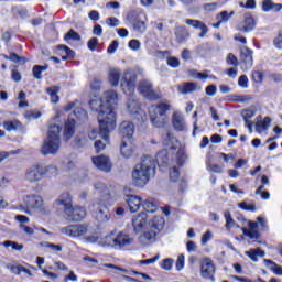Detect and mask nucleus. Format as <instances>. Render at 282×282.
<instances>
[{"instance_id": "7ed1b4c3", "label": "nucleus", "mask_w": 282, "mask_h": 282, "mask_svg": "<svg viewBox=\"0 0 282 282\" xmlns=\"http://www.w3.org/2000/svg\"><path fill=\"white\" fill-rule=\"evenodd\" d=\"M98 243L101 246V248L122 250V248H127V246H131V243H133V238H131V236L124 231L113 229L106 236L101 237Z\"/></svg>"}, {"instance_id": "b1692460", "label": "nucleus", "mask_w": 282, "mask_h": 282, "mask_svg": "<svg viewBox=\"0 0 282 282\" xmlns=\"http://www.w3.org/2000/svg\"><path fill=\"white\" fill-rule=\"evenodd\" d=\"M256 25L257 23L254 22V18L247 17L239 23L238 30L239 32H252Z\"/></svg>"}, {"instance_id": "052dcab7", "label": "nucleus", "mask_w": 282, "mask_h": 282, "mask_svg": "<svg viewBox=\"0 0 282 282\" xmlns=\"http://www.w3.org/2000/svg\"><path fill=\"white\" fill-rule=\"evenodd\" d=\"M167 65L169 67L177 68L180 66V59L177 57H169Z\"/></svg>"}, {"instance_id": "2eb2a0df", "label": "nucleus", "mask_w": 282, "mask_h": 282, "mask_svg": "<svg viewBox=\"0 0 282 282\" xmlns=\"http://www.w3.org/2000/svg\"><path fill=\"white\" fill-rule=\"evenodd\" d=\"M134 132H135V126L131 121H123L119 126V133L122 140H131V138H133Z\"/></svg>"}, {"instance_id": "09e8293b", "label": "nucleus", "mask_w": 282, "mask_h": 282, "mask_svg": "<svg viewBox=\"0 0 282 282\" xmlns=\"http://www.w3.org/2000/svg\"><path fill=\"white\" fill-rule=\"evenodd\" d=\"M156 261H160V254H156L154 258L145 259L139 261L140 265H153Z\"/></svg>"}, {"instance_id": "6e6552de", "label": "nucleus", "mask_w": 282, "mask_h": 282, "mask_svg": "<svg viewBox=\"0 0 282 282\" xmlns=\"http://www.w3.org/2000/svg\"><path fill=\"white\" fill-rule=\"evenodd\" d=\"M62 235L70 237L72 239H78L85 237L89 232V226L85 224L68 225L61 229Z\"/></svg>"}, {"instance_id": "f704fd0d", "label": "nucleus", "mask_w": 282, "mask_h": 282, "mask_svg": "<svg viewBox=\"0 0 282 282\" xmlns=\"http://www.w3.org/2000/svg\"><path fill=\"white\" fill-rule=\"evenodd\" d=\"M127 107L130 113H138L140 111V102L137 99H129Z\"/></svg>"}, {"instance_id": "58836bf2", "label": "nucleus", "mask_w": 282, "mask_h": 282, "mask_svg": "<svg viewBox=\"0 0 282 282\" xmlns=\"http://www.w3.org/2000/svg\"><path fill=\"white\" fill-rule=\"evenodd\" d=\"M173 263H175V261L172 258L163 259L161 262V268L162 270H166L169 272L173 270Z\"/></svg>"}, {"instance_id": "cd10ccee", "label": "nucleus", "mask_w": 282, "mask_h": 282, "mask_svg": "<svg viewBox=\"0 0 282 282\" xmlns=\"http://www.w3.org/2000/svg\"><path fill=\"white\" fill-rule=\"evenodd\" d=\"M245 254L249 257V259H251L253 263H257V261H259L257 257H265V251L261 250V248H258V249H251L249 251H246Z\"/></svg>"}, {"instance_id": "72a5a7b5", "label": "nucleus", "mask_w": 282, "mask_h": 282, "mask_svg": "<svg viewBox=\"0 0 282 282\" xmlns=\"http://www.w3.org/2000/svg\"><path fill=\"white\" fill-rule=\"evenodd\" d=\"M175 36L180 43L186 41L191 34L186 32V29L184 26H178L175 30Z\"/></svg>"}, {"instance_id": "13d9d810", "label": "nucleus", "mask_w": 282, "mask_h": 282, "mask_svg": "<svg viewBox=\"0 0 282 282\" xmlns=\"http://www.w3.org/2000/svg\"><path fill=\"white\" fill-rule=\"evenodd\" d=\"M107 25H109V28H118L120 25V21L118 20V18H108L106 20Z\"/></svg>"}, {"instance_id": "393cba45", "label": "nucleus", "mask_w": 282, "mask_h": 282, "mask_svg": "<svg viewBox=\"0 0 282 282\" xmlns=\"http://www.w3.org/2000/svg\"><path fill=\"white\" fill-rule=\"evenodd\" d=\"M122 73L118 68H109L108 70V80L112 87H118L120 85V78Z\"/></svg>"}, {"instance_id": "aec40b11", "label": "nucleus", "mask_w": 282, "mask_h": 282, "mask_svg": "<svg viewBox=\"0 0 282 282\" xmlns=\"http://www.w3.org/2000/svg\"><path fill=\"white\" fill-rule=\"evenodd\" d=\"M25 204L29 210H39L43 208V198L41 196H26Z\"/></svg>"}, {"instance_id": "6ab92c4d", "label": "nucleus", "mask_w": 282, "mask_h": 282, "mask_svg": "<svg viewBox=\"0 0 282 282\" xmlns=\"http://www.w3.org/2000/svg\"><path fill=\"white\" fill-rule=\"evenodd\" d=\"M133 151H135V148L133 147L131 139H123L120 145V153L122 158H131V155H133Z\"/></svg>"}, {"instance_id": "423d86ee", "label": "nucleus", "mask_w": 282, "mask_h": 282, "mask_svg": "<svg viewBox=\"0 0 282 282\" xmlns=\"http://www.w3.org/2000/svg\"><path fill=\"white\" fill-rule=\"evenodd\" d=\"M166 111H171V104L163 101L159 105L151 106L149 108L150 120L153 127L158 129L164 127L166 122H169V116H166Z\"/></svg>"}, {"instance_id": "0e129e2a", "label": "nucleus", "mask_w": 282, "mask_h": 282, "mask_svg": "<svg viewBox=\"0 0 282 282\" xmlns=\"http://www.w3.org/2000/svg\"><path fill=\"white\" fill-rule=\"evenodd\" d=\"M118 46H119V43H118V41H112V43L108 46V50H107V52L109 53V54H116V51L118 50Z\"/></svg>"}, {"instance_id": "a211bd4d", "label": "nucleus", "mask_w": 282, "mask_h": 282, "mask_svg": "<svg viewBox=\"0 0 282 282\" xmlns=\"http://www.w3.org/2000/svg\"><path fill=\"white\" fill-rule=\"evenodd\" d=\"M95 219L99 224H107V221H109V219H111V213L109 212V207L108 206L99 207L97 209V212L95 213Z\"/></svg>"}, {"instance_id": "bf43d9fd", "label": "nucleus", "mask_w": 282, "mask_h": 282, "mask_svg": "<svg viewBox=\"0 0 282 282\" xmlns=\"http://www.w3.org/2000/svg\"><path fill=\"white\" fill-rule=\"evenodd\" d=\"M239 87H242V89H248V76L242 75L238 79Z\"/></svg>"}, {"instance_id": "680f3d73", "label": "nucleus", "mask_w": 282, "mask_h": 282, "mask_svg": "<svg viewBox=\"0 0 282 282\" xmlns=\"http://www.w3.org/2000/svg\"><path fill=\"white\" fill-rule=\"evenodd\" d=\"M176 270L177 272L184 270V254H180L176 260Z\"/></svg>"}, {"instance_id": "37998d69", "label": "nucleus", "mask_w": 282, "mask_h": 282, "mask_svg": "<svg viewBox=\"0 0 282 282\" xmlns=\"http://www.w3.org/2000/svg\"><path fill=\"white\" fill-rule=\"evenodd\" d=\"M257 113V110L253 109H247L242 112V118L245 120L246 123H248V120H250V118H254Z\"/></svg>"}, {"instance_id": "f8f14e48", "label": "nucleus", "mask_w": 282, "mask_h": 282, "mask_svg": "<svg viewBox=\"0 0 282 282\" xmlns=\"http://www.w3.org/2000/svg\"><path fill=\"white\" fill-rule=\"evenodd\" d=\"M93 164L98 169V171H102L104 173H110L113 166L109 156L106 155L94 156Z\"/></svg>"}, {"instance_id": "e433bc0d", "label": "nucleus", "mask_w": 282, "mask_h": 282, "mask_svg": "<svg viewBox=\"0 0 282 282\" xmlns=\"http://www.w3.org/2000/svg\"><path fill=\"white\" fill-rule=\"evenodd\" d=\"M142 207L147 213H155L158 210V204L151 200H144Z\"/></svg>"}, {"instance_id": "4d7b16f0", "label": "nucleus", "mask_w": 282, "mask_h": 282, "mask_svg": "<svg viewBox=\"0 0 282 282\" xmlns=\"http://www.w3.org/2000/svg\"><path fill=\"white\" fill-rule=\"evenodd\" d=\"M20 230H23L28 237H31V235H34V228L29 227L28 225L20 224L19 225Z\"/></svg>"}, {"instance_id": "c756f323", "label": "nucleus", "mask_w": 282, "mask_h": 282, "mask_svg": "<svg viewBox=\"0 0 282 282\" xmlns=\"http://www.w3.org/2000/svg\"><path fill=\"white\" fill-rule=\"evenodd\" d=\"M199 89L195 83H184L182 86H178V91L181 94H192V91H197Z\"/></svg>"}, {"instance_id": "3c124183", "label": "nucleus", "mask_w": 282, "mask_h": 282, "mask_svg": "<svg viewBox=\"0 0 282 282\" xmlns=\"http://www.w3.org/2000/svg\"><path fill=\"white\" fill-rule=\"evenodd\" d=\"M24 117L26 120H36L41 118V112H34L32 110H29L25 112Z\"/></svg>"}, {"instance_id": "39448f33", "label": "nucleus", "mask_w": 282, "mask_h": 282, "mask_svg": "<svg viewBox=\"0 0 282 282\" xmlns=\"http://www.w3.org/2000/svg\"><path fill=\"white\" fill-rule=\"evenodd\" d=\"M164 228V217L154 216L150 221L145 231L139 237V241L143 246H149V243H153L160 235L161 230Z\"/></svg>"}, {"instance_id": "603ef678", "label": "nucleus", "mask_w": 282, "mask_h": 282, "mask_svg": "<svg viewBox=\"0 0 282 282\" xmlns=\"http://www.w3.org/2000/svg\"><path fill=\"white\" fill-rule=\"evenodd\" d=\"M43 72L41 70V65H35L33 67V78H35L36 80H41V78H43Z\"/></svg>"}, {"instance_id": "9b49d317", "label": "nucleus", "mask_w": 282, "mask_h": 282, "mask_svg": "<svg viewBox=\"0 0 282 282\" xmlns=\"http://www.w3.org/2000/svg\"><path fill=\"white\" fill-rule=\"evenodd\" d=\"M138 90L148 100H159L160 98V94L153 89V84L147 79L139 83Z\"/></svg>"}, {"instance_id": "5701e85b", "label": "nucleus", "mask_w": 282, "mask_h": 282, "mask_svg": "<svg viewBox=\"0 0 282 282\" xmlns=\"http://www.w3.org/2000/svg\"><path fill=\"white\" fill-rule=\"evenodd\" d=\"M68 217H72L74 221H80L82 219H85L87 217V212L85 210V207H72L70 213H66Z\"/></svg>"}, {"instance_id": "412c9836", "label": "nucleus", "mask_w": 282, "mask_h": 282, "mask_svg": "<svg viewBox=\"0 0 282 282\" xmlns=\"http://www.w3.org/2000/svg\"><path fill=\"white\" fill-rule=\"evenodd\" d=\"M126 202L131 213H138L140 210V206H142V198H140V196L128 195L126 197Z\"/></svg>"}, {"instance_id": "4be33fe9", "label": "nucleus", "mask_w": 282, "mask_h": 282, "mask_svg": "<svg viewBox=\"0 0 282 282\" xmlns=\"http://www.w3.org/2000/svg\"><path fill=\"white\" fill-rule=\"evenodd\" d=\"M172 124L176 131H186V121L184 120V116L178 112L173 113Z\"/></svg>"}, {"instance_id": "7c9ffc66", "label": "nucleus", "mask_w": 282, "mask_h": 282, "mask_svg": "<svg viewBox=\"0 0 282 282\" xmlns=\"http://www.w3.org/2000/svg\"><path fill=\"white\" fill-rule=\"evenodd\" d=\"M3 129H6V131H19V129H21V121L19 120L4 121Z\"/></svg>"}, {"instance_id": "a18cd8bd", "label": "nucleus", "mask_w": 282, "mask_h": 282, "mask_svg": "<svg viewBox=\"0 0 282 282\" xmlns=\"http://www.w3.org/2000/svg\"><path fill=\"white\" fill-rule=\"evenodd\" d=\"M73 113L79 120H85L87 118V111L83 108H76Z\"/></svg>"}, {"instance_id": "8fccbe9b", "label": "nucleus", "mask_w": 282, "mask_h": 282, "mask_svg": "<svg viewBox=\"0 0 282 282\" xmlns=\"http://www.w3.org/2000/svg\"><path fill=\"white\" fill-rule=\"evenodd\" d=\"M226 228H232L235 226V219L230 215V212H225Z\"/></svg>"}, {"instance_id": "9d476101", "label": "nucleus", "mask_w": 282, "mask_h": 282, "mask_svg": "<svg viewBox=\"0 0 282 282\" xmlns=\"http://www.w3.org/2000/svg\"><path fill=\"white\" fill-rule=\"evenodd\" d=\"M215 263H213V260L210 258H204L200 261V276L203 279H207L212 282H215Z\"/></svg>"}, {"instance_id": "ea45409f", "label": "nucleus", "mask_w": 282, "mask_h": 282, "mask_svg": "<svg viewBox=\"0 0 282 282\" xmlns=\"http://www.w3.org/2000/svg\"><path fill=\"white\" fill-rule=\"evenodd\" d=\"M65 41H80V34L74 30H69L64 36Z\"/></svg>"}, {"instance_id": "1a4fd4ad", "label": "nucleus", "mask_w": 282, "mask_h": 282, "mask_svg": "<svg viewBox=\"0 0 282 282\" xmlns=\"http://www.w3.org/2000/svg\"><path fill=\"white\" fill-rule=\"evenodd\" d=\"M135 80H138V76L135 73L131 70H127L121 79V87L128 96H133V91H135Z\"/></svg>"}, {"instance_id": "0eeeda50", "label": "nucleus", "mask_w": 282, "mask_h": 282, "mask_svg": "<svg viewBox=\"0 0 282 282\" xmlns=\"http://www.w3.org/2000/svg\"><path fill=\"white\" fill-rule=\"evenodd\" d=\"M52 169V166H45L43 164H35L26 169L24 174L25 182L30 184H36V182H41L43 177L47 175V172Z\"/></svg>"}, {"instance_id": "ddd939ff", "label": "nucleus", "mask_w": 282, "mask_h": 282, "mask_svg": "<svg viewBox=\"0 0 282 282\" xmlns=\"http://www.w3.org/2000/svg\"><path fill=\"white\" fill-rule=\"evenodd\" d=\"M240 61L241 67L243 72H248V69H252V51L248 48V46H242L240 48Z\"/></svg>"}, {"instance_id": "864d4df0", "label": "nucleus", "mask_w": 282, "mask_h": 282, "mask_svg": "<svg viewBox=\"0 0 282 282\" xmlns=\"http://www.w3.org/2000/svg\"><path fill=\"white\" fill-rule=\"evenodd\" d=\"M186 25H192V28H196L199 29L204 22L199 21V20H193V19H187L185 20Z\"/></svg>"}, {"instance_id": "4468645a", "label": "nucleus", "mask_w": 282, "mask_h": 282, "mask_svg": "<svg viewBox=\"0 0 282 282\" xmlns=\"http://www.w3.org/2000/svg\"><path fill=\"white\" fill-rule=\"evenodd\" d=\"M94 187L95 193L101 197L102 202H109L111 199V193H113L111 186H107L105 183H97Z\"/></svg>"}, {"instance_id": "de8ad7c7", "label": "nucleus", "mask_w": 282, "mask_h": 282, "mask_svg": "<svg viewBox=\"0 0 282 282\" xmlns=\"http://www.w3.org/2000/svg\"><path fill=\"white\" fill-rule=\"evenodd\" d=\"M135 32H147V23L144 21H137L133 25Z\"/></svg>"}, {"instance_id": "f3484780", "label": "nucleus", "mask_w": 282, "mask_h": 282, "mask_svg": "<svg viewBox=\"0 0 282 282\" xmlns=\"http://www.w3.org/2000/svg\"><path fill=\"white\" fill-rule=\"evenodd\" d=\"M56 204L59 206V208H63L66 214L72 213V207L74 205L72 204V195L69 193H63L56 199Z\"/></svg>"}, {"instance_id": "5fc2aeb1", "label": "nucleus", "mask_w": 282, "mask_h": 282, "mask_svg": "<svg viewBox=\"0 0 282 282\" xmlns=\"http://www.w3.org/2000/svg\"><path fill=\"white\" fill-rule=\"evenodd\" d=\"M180 178V170L177 167H173L170 170V180L172 182H176Z\"/></svg>"}, {"instance_id": "473e14b6", "label": "nucleus", "mask_w": 282, "mask_h": 282, "mask_svg": "<svg viewBox=\"0 0 282 282\" xmlns=\"http://www.w3.org/2000/svg\"><path fill=\"white\" fill-rule=\"evenodd\" d=\"M156 163L159 166H164L169 164V152L166 150L158 152Z\"/></svg>"}, {"instance_id": "774afa93", "label": "nucleus", "mask_w": 282, "mask_h": 282, "mask_svg": "<svg viewBox=\"0 0 282 282\" xmlns=\"http://www.w3.org/2000/svg\"><path fill=\"white\" fill-rule=\"evenodd\" d=\"M212 173H224V169L218 164H213L208 166Z\"/></svg>"}, {"instance_id": "dca6fc26", "label": "nucleus", "mask_w": 282, "mask_h": 282, "mask_svg": "<svg viewBox=\"0 0 282 282\" xmlns=\"http://www.w3.org/2000/svg\"><path fill=\"white\" fill-rule=\"evenodd\" d=\"M147 219H149V216H147V213L144 212H141L132 218L133 230L137 235L142 232L144 226H147Z\"/></svg>"}, {"instance_id": "c03bdc74", "label": "nucleus", "mask_w": 282, "mask_h": 282, "mask_svg": "<svg viewBox=\"0 0 282 282\" xmlns=\"http://www.w3.org/2000/svg\"><path fill=\"white\" fill-rule=\"evenodd\" d=\"M85 144H87V137H85V134H79L75 138V145L80 148V147H85Z\"/></svg>"}, {"instance_id": "20e7f679", "label": "nucleus", "mask_w": 282, "mask_h": 282, "mask_svg": "<svg viewBox=\"0 0 282 282\" xmlns=\"http://www.w3.org/2000/svg\"><path fill=\"white\" fill-rule=\"evenodd\" d=\"M61 131L62 128L58 124H52L48 127L47 138L44 140L41 153L42 155H56L61 150Z\"/></svg>"}, {"instance_id": "f03ea898", "label": "nucleus", "mask_w": 282, "mask_h": 282, "mask_svg": "<svg viewBox=\"0 0 282 282\" xmlns=\"http://www.w3.org/2000/svg\"><path fill=\"white\" fill-rule=\"evenodd\" d=\"M155 160L151 156H144L132 171V182L135 186H147L152 175H155Z\"/></svg>"}, {"instance_id": "4c0bfd02", "label": "nucleus", "mask_w": 282, "mask_h": 282, "mask_svg": "<svg viewBox=\"0 0 282 282\" xmlns=\"http://www.w3.org/2000/svg\"><path fill=\"white\" fill-rule=\"evenodd\" d=\"M232 102H250V100H252V97H250V95H235L232 96Z\"/></svg>"}, {"instance_id": "a19ab883", "label": "nucleus", "mask_w": 282, "mask_h": 282, "mask_svg": "<svg viewBox=\"0 0 282 282\" xmlns=\"http://www.w3.org/2000/svg\"><path fill=\"white\" fill-rule=\"evenodd\" d=\"M46 94L51 96V102H54V104L58 102V95L56 93V87L47 88Z\"/></svg>"}, {"instance_id": "49530a36", "label": "nucleus", "mask_w": 282, "mask_h": 282, "mask_svg": "<svg viewBox=\"0 0 282 282\" xmlns=\"http://www.w3.org/2000/svg\"><path fill=\"white\" fill-rule=\"evenodd\" d=\"M227 64L231 65L232 67H238L239 65V61L237 59V56H235V54L229 53L227 56Z\"/></svg>"}, {"instance_id": "a878e982", "label": "nucleus", "mask_w": 282, "mask_h": 282, "mask_svg": "<svg viewBox=\"0 0 282 282\" xmlns=\"http://www.w3.org/2000/svg\"><path fill=\"white\" fill-rule=\"evenodd\" d=\"M262 10H263V12H281L282 4L274 3V2H272V0H264V1H262Z\"/></svg>"}, {"instance_id": "bb28decb", "label": "nucleus", "mask_w": 282, "mask_h": 282, "mask_svg": "<svg viewBox=\"0 0 282 282\" xmlns=\"http://www.w3.org/2000/svg\"><path fill=\"white\" fill-rule=\"evenodd\" d=\"M75 127H76V121L74 119H68L66 121L65 128H64V138H66V140H69L72 135H74Z\"/></svg>"}, {"instance_id": "c85d7f7f", "label": "nucleus", "mask_w": 282, "mask_h": 282, "mask_svg": "<svg viewBox=\"0 0 282 282\" xmlns=\"http://www.w3.org/2000/svg\"><path fill=\"white\" fill-rule=\"evenodd\" d=\"M270 122H272L270 117H265L263 120L257 121L256 122L257 133H263V131H268V127L270 126Z\"/></svg>"}, {"instance_id": "79ce46f5", "label": "nucleus", "mask_w": 282, "mask_h": 282, "mask_svg": "<svg viewBox=\"0 0 282 282\" xmlns=\"http://www.w3.org/2000/svg\"><path fill=\"white\" fill-rule=\"evenodd\" d=\"M59 50H62L66 54V56H63L64 61H67V58H74V51H72V48H69L68 46L61 45Z\"/></svg>"}, {"instance_id": "69168bd1", "label": "nucleus", "mask_w": 282, "mask_h": 282, "mask_svg": "<svg viewBox=\"0 0 282 282\" xmlns=\"http://www.w3.org/2000/svg\"><path fill=\"white\" fill-rule=\"evenodd\" d=\"M205 91L207 96H215V94H217V86L209 85L206 87Z\"/></svg>"}, {"instance_id": "e2e57ef3", "label": "nucleus", "mask_w": 282, "mask_h": 282, "mask_svg": "<svg viewBox=\"0 0 282 282\" xmlns=\"http://www.w3.org/2000/svg\"><path fill=\"white\" fill-rule=\"evenodd\" d=\"M273 45L278 47V50H282V31H280L278 36L274 39Z\"/></svg>"}, {"instance_id": "2f4dec72", "label": "nucleus", "mask_w": 282, "mask_h": 282, "mask_svg": "<svg viewBox=\"0 0 282 282\" xmlns=\"http://www.w3.org/2000/svg\"><path fill=\"white\" fill-rule=\"evenodd\" d=\"M264 263L271 272H274V274H278L279 276H282V267L276 264V262L272 260L264 259Z\"/></svg>"}, {"instance_id": "338daca9", "label": "nucleus", "mask_w": 282, "mask_h": 282, "mask_svg": "<svg viewBox=\"0 0 282 282\" xmlns=\"http://www.w3.org/2000/svg\"><path fill=\"white\" fill-rule=\"evenodd\" d=\"M129 47H130V50H133L134 52H138V50H140V41L131 40L129 42Z\"/></svg>"}, {"instance_id": "c9c22d12", "label": "nucleus", "mask_w": 282, "mask_h": 282, "mask_svg": "<svg viewBox=\"0 0 282 282\" xmlns=\"http://www.w3.org/2000/svg\"><path fill=\"white\" fill-rule=\"evenodd\" d=\"M4 248H12V250H17V252H21L25 246L19 245L17 241L7 240L3 242Z\"/></svg>"}, {"instance_id": "6e6d98bb", "label": "nucleus", "mask_w": 282, "mask_h": 282, "mask_svg": "<svg viewBox=\"0 0 282 282\" xmlns=\"http://www.w3.org/2000/svg\"><path fill=\"white\" fill-rule=\"evenodd\" d=\"M9 61H12V63H25V57H21L17 53H11Z\"/></svg>"}, {"instance_id": "f257e3e1", "label": "nucleus", "mask_w": 282, "mask_h": 282, "mask_svg": "<svg viewBox=\"0 0 282 282\" xmlns=\"http://www.w3.org/2000/svg\"><path fill=\"white\" fill-rule=\"evenodd\" d=\"M118 105V93L107 90L101 98H94L89 101V107L96 111L99 122L100 135L109 144V133L116 129V107Z\"/></svg>"}]
</instances>
